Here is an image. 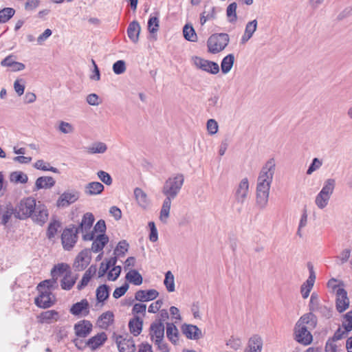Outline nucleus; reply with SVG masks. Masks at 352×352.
<instances>
[{
	"instance_id": "obj_30",
	"label": "nucleus",
	"mask_w": 352,
	"mask_h": 352,
	"mask_svg": "<svg viewBox=\"0 0 352 352\" xmlns=\"http://www.w3.org/2000/svg\"><path fill=\"white\" fill-rule=\"evenodd\" d=\"M77 278V274H74L72 272H68L60 281L61 288L65 290H70L74 285Z\"/></svg>"
},
{
	"instance_id": "obj_20",
	"label": "nucleus",
	"mask_w": 352,
	"mask_h": 352,
	"mask_svg": "<svg viewBox=\"0 0 352 352\" xmlns=\"http://www.w3.org/2000/svg\"><path fill=\"white\" fill-rule=\"evenodd\" d=\"M55 179L50 176L39 177L36 179L33 191L41 189H50L55 185Z\"/></svg>"
},
{
	"instance_id": "obj_12",
	"label": "nucleus",
	"mask_w": 352,
	"mask_h": 352,
	"mask_svg": "<svg viewBox=\"0 0 352 352\" xmlns=\"http://www.w3.org/2000/svg\"><path fill=\"white\" fill-rule=\"evenodd\" d=\"M79 198V193L76 190H68L64 192L57 200L58 207H67L76 201Z\"/></svg>"
},
{
	"instance_id": "obj_47",
	"label": "nucleus",
	"mask_w": 352,
	"mask_h": 352,
	"mask_svg": "<svg viewBox=\"0 0 352 352\" xmlns=\"http://www.w3.org/2000/svg\"><path fill=\"white\" fill-rule=\"evenodd\" d=\"M34 167L38 170H42L44 171H52L53 173H57L58 170L56 168H54L53 166H50V164L47 162H45L42 160H37L34 164Z\"/></svg>"
},
{
	"instance_id": "obj_2",
	"label": "nucleus",
	"mask_w": 352,
	"mask_h": 352,
	"mask_svg": "<svg viewBox=\"0 0 352 352\" xmlns=\"http://www.w3.org/2000/svg\"><path fill=\"white\" fill-rule=\"evenodd\" d=\"M317 325V318L312 313L302 315L297 321L294 329V340L304 345L307 346L313 341L311 331Z\"/></svg>"
},
{
	"instance_id": "obj_23",
	"label": "nucleus",
	"mask_w": 352,
	"mask_h": 352,
	"mask_svg": "<svg viewBox=\"0 0 352 352\" xmlns=\"http://www.w3.org/2000/svg\"><path fill=\"white\" fill-rule=\"evenodd\" d=\"M159 293L155 289L138 290L135 294V299L140 302H146L155 299Z\"/></svg>"
},
{
	"instance_id": "obj_42",
	"label": "nucleus",
	"mask_w": 352,
	"mask_h": 352,
	"mask_svg": "<svg viewBox=\"0 0 352 352\" xmlns=\"http://www.w3.org/2000/svg\"><path fill=\"white\" fill-rule=\"evenodd\" d=\"M330 198V197L319 192L316 196L315 204L319 209L322 210L328 205Z\"/></svg>"
},
{
	"instance_id": "obj_55",
	"label": "nucleus",
	"mask_w": 352,
	"mask_h": 352,
	"mask_svg": "<svg viewBox=\"0 0 352 352\" xmlns=\"http://www.w3.org/2000/svg\"><path fill=\"white\" fill-rule=\"evenodd\" d=\"M159 28V19L156 16H151L148 21V30L153 34L157 32Z\"/></svg>"
},
{
	"instance_id": "obj_14",
	"label": "nucleus",
	"mask_w": 352,
	"mask_h": 352,
	"mask_svg": "<svg viewBox=\"0 0 352 352\" xmlns=\"http://www.w3.org/2000/svg\"><path fill=\"white\" fill-rule=\"evenodd\" d=\"M69 312L76 316H87L89 314V303L87 299L74 303L69 309Z\"/></svg>"
},
{
	"instance_id": "obj_1",
	"label": "nucleus",
	"mask_w": 352,
	"mask_h": 352,
	"mask_svg": "<svg viewBox=\"0 0 352 352\" xmlns=\"http://www.w3.org/2000/svg\"><path fill=\"white\" fill-rule=\"evenodd\" d=\"M276 170V160L270 158L261 168L256 181V205L264 209L268 204L270 190Z\"/></svg>"
},
{
	"instance_id": "obj_43",
	"label": "nucleus",
	"mask_w": 352,
	"mask_h": 352,
	"mask_svg": "<svg viewBox=\"0 0 352 352\" xmlns=\"http://www.w3.org/2000/svg\"><path fill=\"white\" fill-rule=\"evenodd\" d=\"M164 284L168 292H173L175 289V278L170 271H168L165 274Z\"/></svg>"
},
{
	"instance_id": "obj_51",
	"label": "nucleus",
	"mask_w": 352,
	"mask_h": 352,
	"mask_svg": "<svg viewBox=\"0 0 352 352\" xmlns=\"http://www.w3.org/2000/svg\"><path fill=\"white\" fill-rule=\"evenodd\" d=\"M322 165V161L321 160L317 157L314 158L308 169L307 170V175H311L314 171H316L318 169H320Z\"/></svg>"
},
{
	"instance_id": "obj_40",
	"label": "nucleus",
	"mask_w": 352,
	"mask_h": 352,
	"mask_svg": "<svg viewBox=\"0 0 352 352\" xmlns=\"http://www.w3.org/2000/svg\"><path fill=\"white\" fill-rule=\"evenodd\" d=\"M126 279L135 285H140L143 280L142 275L135 270H130L126 275Z\"/></svg>"
},
{
	"instance_id": "obj_52",
	"label": "nucleus",
	"mask_w": 352,
	"mask_h": 352,
	"mask_svg": "<svg viewBox=\"0 0 352 352\" xmlns=\"http://www.w3.org/2000/svg\"><path fill=\"white\" fill-rule=\"evenodd\" d=\"M112 69L116 74H122L124 73L126 69V63L124 60H119L113 63Z\"/></svg>"
},
{
	"instance_id": "obj_39",
	"label": "nucleus",
	"mask_w": 352,
	"mask_h": 352,
	"mask_svg": "<svg viewBox=\"0 0 352 352\" xmlns=\"http://www.w3.org/2000/svg\"><path fill=\"white\" fill-rule=\"evenodd\" d=\"M10 180L14 184H25L28 182V175L22 171H14L10 175Z\"/></svg>"
},
{
	"instance_id": "obj_44",
	"label": "nucleus",
	"mask_w": 352,
	"mask_h": 352,
	"mask_svg": "<svg viewBox=\"0 0 352 352\" xmlns=\"http://www.w3.org/2000/svg\"><path fill=\"white\" fill-rule=\"evenodd\" d=\"M15 14V10L12 8H5L0 10V23L8 22Z\"/></svg>"
},
{
	"instance_id": "obj_18",
	"label": "nucleus",
	"mask_w": 352,
	"mask_h": 352,
	"mask_svg": "<svg viewBox=\"0 0 352 352\" xmlns=\"http://www.w3.org/2000/svg\"><path fill=\"white\" fill-rule=\"evenodd\" d=\"M90 261V251L89 250H83L76 256L74 267L78 271L83 270L89 264Z\"/></svg>"
},
{
	"instance_id": "obj_10",
	"label": "nucleus",
	"mask_w": 352,
	"mask_h": 352,
	"mask_svg": "<svg viewBox=\"0 0 352 352\" xmlns=\"http://www.w3.org/2000/svg\"><path fill=\"white\" fill-rule=\"evenodd\" d=\"M115 341L120 352H135V344L133 339L126 336H116Z\"/></svg>"
},
{
	"instance_id": "obj_11",
	"label": "nucleus",
	"mask_w": 352,
	"mask_h": 352,
	"mask_svg": "<svg viewBox=\"0 0 352 352\" xmlns=\"http://www.w3.org/2000/svg\"><path fill=\"white\" fill-rule=\"evenodd\" d=\"M30 217L38 224H44L48 219V211L47 207L41 201H38L36 207Z\"/></svg>"
},
{
	"instance_id": "obj_4",
	"label": "nucleus",
	"mask_w": 352,
	"mask_h": 352,
	"mask_svg": "<svg viewBox=\"0 0 352 352\" xmlns=\"http://www.w3.org/2000/svg\"><path fill=\"white\" fill-rule=\"evenodd\" d=\"M230 42L229 35L226 33L214 34L207 41L208 50L210 53L215 54L223 51Z\"/></svg>"
},
{
	"instance_id": "obj_50",
	"label": "nucleus",
	"mask_w": 352,
	"mask_h": 352,
	"mask_svg": "<svg viewBox=\"0 0 352 352\" xmlns=\"http://www.w3.org/2000/svg\"><path fill=\"white\" fill-rule=\"evenodd\" d=\"M60 227V223L58 221H52L47 228V236L48 239H51L55 236L58 228Z\"/></svg>"
},
{
	"instance_id": "obj_45",
	"label": "nucleus",
	"mask_w": 352,
	"mask_h": 352,
	"mask_svg": "<svg viewBox=\"0 0 352 352\" xmlns=\"http://www.w3.org/2000/svg\"><path fill=\"white\" fill-rule=\"evenodd\" d=\"M183 34L184 38L189 41L195 42L197 41V34L191 25H186L184 27Z\"/></svg>"
},
{
	"instance_id": "obj_16",
	"label": "nucleus",
	"mask_w": 352,
	"mask_h": 352,
	"mask_svg": "<svg viewBox=\"0 0 352 352\" xmlns=\"http://www.w3.org/2000/svg\"><path fill=\"white\" fill-rule=\"evenodd\" d=\"M39 296L35 298V304L41 308L50 307L54 302L52 300V295L51 292L43 291L42 289H38Z\"/></svg>"
},
{
	"instance_id": "obj_56",
	"label": "nucleus",
	"mask_w": 352,
	"mask_h": 352,
	"mask_svg": "<svg viewBox=\"0 0 352 352\" xmlns=\"http://www.w3.org/2000/svg\"><path fill=\"white\" fill-rule=\"evenodd\" d=\"M342 327L346 331L352 330V310L344 315L342 321Z\"/></svg>"
},
{
	"instance_id": "obj_25",
	"label": "nucleus",
	"mask_w": 352,
	"mask_h": 352,
	"mask_svg": "<svg viewBox=\"0 0 352 352\" xmlns=\"http://www.w3.org/2000/svg\"><path fill=\"white\" fill-rule=\"evenodd\" d=\"M91 250L95 252H99L102 250L106 244L109 242V237L105 234H98L95 235L92 240Z\"/></svg>"
},
{
	"instance_id": "obj_57",
	"label": "nucleus",
	"mask_w": 352,
	"mask_h": 352,
	"mask_svg": "<svg viewBox=\"0 0 352 352\" xmlns=\"http://www.w3.org/2000/svg\"><path fill=\"white\" fill-rule=\"evenodd\" d=\"M148 227L150 228L149 240L152 242H156L158 240V232L155 223L150 221Z\"/></svg>"
},
{
	"instance_id": "obj_33",
	"label": "nucleus",
	"mask_w": 352,
	"mask_h": 352,
	"mask_svg": "<svg viewBox=\"0 0 352 352\" xmlns=\"http://www.w3.org/2000/svg\"><path fill=\"white\" fill-rule=\"evenodd\" d=\"M68 272H72L69 265L61 263L54 266L51 270V274L52 277L57 280L59 276L63 277Z\"/></svg>"
},
{
	"instance_id": "obj_3",
	"label": "nucleus",
	"mask_w": 352,
	"mask_h": 352,
	"mask_svg": "<svg viewBox=\"0 0 352 352\" xmlns=\"http://www.w3.org/2000/svg\"><path fill=\"white\" fill-rule=\"evenodd\" d=\"M184 183V175L176 173L170 176L164 182L162 192L166 198L174 199L179 194Z\"/></svg>"
},
{
	"instance_id": "obj_63",
	"label": "nucleus",
	"mask_w": 352,
	"mask_h": 352,
	"mask_svg": "<svg viewBox=\"0 0 352 352\" xmlns=\"http://www.w3.org/2000/svg\"><path fill=\"white\" fill-rule=\"evenodd\" d=\"M106 224L104 220H99L94 227V229L91 231H94V236L96 233L98 232L99 234H104L106 231Z\"/></svg>"
},
{
	"instance_id": "obj_5",
	"label": "nucleus",
	"mask_w": 352,
	"mask_h": 352,
	"mask_svg": "<svg viewBox=\"0 0 352 352\" xmlns=\"http://www.w3.org/2000/svg\"><path fill=\"white\" fill-rule=\"evenodd\" d=\"M38 201L28 197L21 200L15 209V216L20 219H25L32 215Z\"/></svg>"
},
{
	"instance_id": "obj_41",
	"label": "nucleus",
	"mask_w": 352,
	"mask_h": 352,
	"mask_svg": "<svg viewBox=\"0 0 352 352\" xmlns=\"http://www.w3.org/2000/svg\"><path fill=\"white\" fill-rule=\"evenodd\" d=\"M336 186V180L334 179H327L324 181L323 186L320 191V192L331 197Z\"/></svg>"
},
{
	"instance_id": "obj_27",
	"label": "nucleus",
	"mask_w": 352,
	"mask_h": 352,
	"mask_svg": "<svg viewBox=\"0 0 352 352\" xmlns=\"http://www.w3.org/2000/svg\"><path fill=\"white\" fill-rule=\"evenodd\" d=\"M114 321V315L112 311H107L100 315L98 318L97 324L98 327L103 329H107Z\"/></svg>"
},
{
	"instance_id": "obj_36",
	"label": "nucleus",
	"mask_w": 352,
	"mask_h": 352,
	"mask_svg": "<svg viewBox=\"0 0 352 352\" xmlns=\"http://www.w3.org/2000/svg\"><path fill=\"white\" fill-rule=\"evenodd\" d=\"M179 331L173 323L166 324V336L173 344H176L179 340Z\"/></svg>"
},
{
	"instance_id": "obj_34",
	"label": "nucleus",
	"mask_w": 352,
	"mask_h": 352,
	"mask_svg": "<svg viewBox=\"0 0 352 352\" xmlns=\"http://www.w3.org/2000/svg\"><path fill=\"white\" fill-rule=\"evenodd\" d=\"M140 25L136 21H133L130 23L127 28V34L129 38L133 42L137 43L139 38V34L140 32Z\"/></svg>"
},
{
	"instance_id": "obj_37",
	"label": "nucleus",
	"mask_w": 352,
	"mask_h": 352,
	"mask_svg": "<svg viewBox=\"0 0 352 352\" xmlns=\"http://www.w3.org/2000/svg\"><path fill=\"white\" fill-rule=\"evenodd\" d=\"M234 62V56L232 54H230L226 56L221 63V68L222 73L224 74H228L232 68Z\"/></svg>"
},
{
	"instance_id": "obj_62",
	"label": "nucleus",
	"mask_w": 352,
	"mask_h": 352,
	"mask_svg": "<svg viewBox=\"0 0 352 352\" xmlns=\"http://www.w3.org/2000/svg\"><path fill=\"white\" fill-rule=\"evenodd\" d=\"M218 124L214 119H210L207 122V129L210 135H214L218 131Z\"/></svg>"
},
{
	"instance_id": "obj_31",
	"label": "nucleus",
	"mask_w": 352,
	"mask_h": 352,
	"mask_svg": "<svg viewBox=\"0 0 352 352\" xmlns=\"http://www.w3.org/2000/svg\"><path fill=\"white\" fill-rule=\"evenodd\" d=\"M143 320L138 316H135L130 320L129 322V328L130 332L134 336H139L142 331Z\"/></svg>"
},
{
	"instance_id": "obj_61",
	"label": "nucleus",
	"mask_w": 352,
	"mask_h": 352,
	"mask_svg": "<svg viewBox=\"0 0 352 352\" xmlns=\"http://www.w3.org/2000/svg\"><path fill=\"white\" fill-rule=\"evenodd\" d=\"M121 273V267L115 266L108 273L107 278L109 280H116Z\"/></svg>"
},
{
	"instance_id": "obj_28",
	"label": "nucleus",
	"mask_w": 352,
	"mask_h": 352,
	"mask_svg": "<svg viewBox=\"0 0 352 352\" xmlns=\"http://www.w3.org/2000/svg\"><path fill=\"white\" fill-rule=\"evenodd\" d=\"M172 200L170 199L166 198L164 199L162 206L160 210L159 219L163 223H167L168 219L170 217V211L171 207Z\"/></svg>"
},
{
	"instance_id": "obj_53",
	"label": "nucleus",
	"mask_w": 352,
	"mask_h": 352,
	"mask_svg": "<svg viewBox=\"0 0 352 352\" xmlns=\"http://www.w3.org/2000/svg\"><path fill=\"white\" fill-rule=\"evenodd\" d=\"M237 5L235 2L230 3L226 10L227 16L230 18V22H234L236 21L237 16L236 13Z\"/></svg>"
},
{
	"instance_id": "obj_38",
	"label": "nucleus",
	"mask_w": 352,
	"mask_h": 352,
	"mask_svg": "<svg viewBox=\"0 0 352 352\" xmlns=\"http://www.w3.org/2000/svg\"><path fill=\"white\" fill-rule=\"evenodd\" d=\"M110 288L107 285H101L96 289V299L99 302H104L109 296Z\"/></svg>"
},
{
	"instance_id": "obj_49",
	"label": "nucleus",
	"mask_w": 352,
	"mask_h": 352,
	"mask_svg": "<svg viewBox=\"0 0 352 352\" xmlns=\"http://www.w3.org/2000/svg\"><path fill=\"white\" fill-rule=\"evenodd\" d=\"M56 280L54 277L52 279L43 280L38 285L37 289L51 292V289L56 285Z\"/></svg>"
},
{
	"instance_id": "obj_21",
	"label": "nucleus",
	"mask_w": 352,
	"mask_h": 352,
	"mask_svg": "<svg viewBox=\"0 0 352 352\" xmlns=\"http://www.w3.org/2000/svg\"><path fill=\"white\" fill-rule=\"evenodd\" d=\"M263 349V339L258 335L254 334L248 340L245 352H261Z\"/></svg>"
},
{
	"instance_id": "obj_35",
	"label": "nucleus",
	"mask_w": 352,
	"mask_h": 352,
	"mask_svg": "<svg viewBox=\"0 0 352 352\" xmlns=\"http://www.w3.org/2000/svg\"><path fill=\"white\" fill-rule=\"evenodd\" d=\"M104 190V186L98 182H90L85 186V192L89 195L100 194Z\"/></svg>"
},
{
	"instance_id": "obj_64",
	"label": "nucleus",
	"mask_w": 352,
	"mask_h": 352,
	"mask_svg": "<svg viewBox=\"0 0 352 352\" xmlns=\"http://www.w3.org/2000/svg\"><path fill=\"white\" fill-rule=\"evenodd\" d=\"M146 309V305L143 303H135L132 309V312L133 314H141L143 316L145 315Z\"/></svg>"
},
{
	"instance_id": "obj_60",
	"label": "nucleus",
	"mask_w": 352,
	"mask_h": 352,
	"mask_svg": "<svg viewBox=\"0 0 352 352\" xmlns=\"http://www.w3.org/2000/svg\"><path fill=\"white\" fill-rule=\"evenodd\" d=\"M129 289V285L125 283L123 285H122L120 287H117L113 293V298L118 299L125 294V293L127 292Z\"/></svg>"
},
{
	"instance_id": "obj_58",
	"label": "nucleus",
	"mask_w": 352,
	"mask_h": 352,
	"mask_svg": "<svg viewBox=\"0 0 352 352\" xmlns=\"http://www.w3.org/2000/svg\"><path fill=\"white\" fill-rule=\"evenodd\" d=\"M226 345L236 351L241 348L242 343L239 338L231 337L226 342Z\"/></svg>"
},
{
	"instance_id": "obj_7",
	"label": "nucleus",
	"mask_w": 352,
	"mask_h": 352,
	"mask_svg": "<svg viewBox=\"0 0 352 352\" xmlns=\"http://www.w3.org/2000/svg\"><path fill=\"white\" fill-rule=\"evenodd\" d=\"M192 62L197 69L211 74H217L219 72V66L215 62L206 60L199 56L192 57Z\"/></svg>"
},
{
	"instance_id": "obj_6",
	"label": "nucleus",
	"mask_w": 352,
	"mask_h": 352,
	"mask_svg": "<svg viewBox=\"0 0 352 352\" xmlns=\"http://www.w3.org/2000/svg\"><path fill=\"white\" fill-rule=\"evenodd\" d=\"M94 220V214L91 212H87L82 216L78 227L75 228L78 233L81 232L82 234L84 241H91L94 239V232L91 230Z\"/></svg>"
},
{
	"instance_id": "obj_26",
	"label": "nucleus",
	"mask_w": 352,
	"mask_h": 352,
	"mask_svg": "<svg viewBox=\"0 0 352 352\" xmlns=\"http://www.w3.org/2000/svg\"><path fill=\"white\" fill-rule=\"evenodd\" d=\"M107 339V336L106 333L104 332H102L89 338L85 342V345L89 346L91 350H96L99 346L102 345Z\"/></svg>"
},
{
	"instance_id": "obj_54",
	"label": "nucleus",
	"mask_w": 352,
	"mask_h": 352,
	"mask_svg": "<svg viewBox=\"0 0 352 352\" xmlns=\"http://www.w3.org/2000/svg\"><path fill=\"white\" fill-rule=\"evenodd\" d=\"M215 16L214 8H212L211 10L206 12L204 11L201 14L200 23L204 25L208 21L214 19Z\"/></svg>"
},
{
	"instance_id": "obj_13",
	"label": "nucleus",
	"mask_w": 352,
	"mask_h": 352,
	"mask_svg": "<svg viewBox=\"0 0 352 352\" xmlns=\"http://www.w3.org/2000/svg\"><path fill=\"white\" fill-rule=\"evenodd\" d=\"M336 309L342 313L348 309L349 306V299L347 297V292L343 288L338 287L336 292Z\"/></svg>"
},
{
	"instance_id": "obj_15",
	"label": "nucleus",
	"mask_w": 352,
	"mask_h": 352,
	"mask_svg": "<svg viewBox=\"0 0 352 352\" xmlns=\"http://www.w3.org/2000/svg\"><path fill=\"white\" fill-rule=\"evenodd\" d=\"M150 336L153 342H159L164 340V325L162 322L157 321L151 324L150 327Z\"/></svg>"
},
{
	"instance_id": "obj_24",
	"label": "nucleus",
	"mask_w": 352,
	"mask_h": 352,
	"mask_svg": "<svg viewBox=\"0 0 352 352\" xmlns=\"http://www.w3.org/2000/svg\"><path fill=\"white\" fill-rule=\"evenodd\" d=\"M134 196L138 205L143 209H146L150 206V200L147 194L140 188L134 189Z\"/></svg>"
},
{
	"instance_id": "obj_29",
	"label": "nucleus",
	"mask_w": 352,
	"mask_h": 352,
	"mask_svg": "<svg viewBox=\"0 0 352 352\" xmlns=\"http://www.w3.org/2000/svg\"><path fill=\"white\" fill-rule=\"evenodd\" d=\"M41 323H52L59 320V314L56 310H47L42 312L39 316Z\"/></svg>"
},
{
	"instance_id": "obj_48",
	"label": "nucleus",
	"mask_w": 352,
	"mask_h": 352,
	"mask_svg": "<svg viewBox=\"0 0 352 352\" xmlns=\"http://www.w3.org/2000/svg\"><path fill=\"white\" fill-rule=\"evenodd\" d=\"M128 249L129 243L125 240L121 241L114 250V254L118 257L123 256L127 252Z\"/></svg>"
},
{
	"instance_id": "obj_9",
	"label": "nucleus",
	"mask_w": 352,
	"mask_h": 352,
	"mask_svg": "<svg viewBox=\"0 0 352 352\" xmlns=\"http://www.w3.org/2000/svg\"><path fill=\"white\" fill-rule=\"evenodd\" d=\"M250 184L247 177L243 178L237 185L234 192V199L237 204L243 205L249 197Z\"/></svg>"
},
{
	"instance_id": "obj_32",
	"label": "nucleus",
	"mask_w": 352,
	"mask_h": 352,
	"mask_svg": "<svg viewBox=\"0 0 352 352\" xmlns=\"http://www.w3.org/2000/svg\"><path fill=\"white\" fill-rule=\"evenodd\" d=\"M107 150V146L102 142H95L91 145L85 147V151L88 154H102Z\"/></svg>"
},
{
	"instance_id": "obj_8",
	"label": "nucleus",
	"mask_w": 352,
	"mask_h": 352,
	"mask_svg": "<svg viewBox=\"0 0 352 352\" xmlns=\"http://www.w3.org/2000/svg\"><path fill=\"white\" fill-rule=\"evenodd\" d=\"M78 231L73 228H65L61 234V243L65 250L70 251L78 241Z\"/></svg>"
},
{
	"instance_id": "obj_17",
	"label": "nucleus",
	"mask_w": 352,
	"mask_h": 352,
	"mask_svg": "<svg viewBox=\"0 0 352 352\" xmlns=\"http://www.w3.org/2000/svg\"><path fill=\"white\" fill-rule=\"evenodd\" d=\"M93 325L90 321L82 320L74 324L75 334L78 338H85L91 331Z\"/></svg>"
},
{
	"instance_id": "obj_59",
	"label": "nucleus",
	"mask_w": 352,
	"mask_h": 352,
	"mask_svg": "<svg viewBox=\"0 0 352 352\" xmlns=\"http://www.w3.org/2000/svg\"><path fill=\"white\" fill-rule=\"evenodd\" d=\"M97 175L98 178L106 185H111L112 184V178L108 173L100 170L98 172Z\"/></svg>"
},
{
	"instance_id": "obj_19",
	"label": "nucleus",
	"mask_w": 352,
	"mask_h": 352,
	"mask_svg": "<svg viewBox=\"0 0 352 352\" xmlns=\"http://www.w3.org/2000/svg\"><path fill=\"white\" fill-rule=\"evenodd\" d=\"M258 27V21L256 19L248 21L245 27L244 32L241 38V43H246L254 35Z\"/></svg>"
},
{
	"instance_id": "obj_22",
	"label": "nucleus",
	"mask_w": 352,
	"mask_h": 352,
	"mask_svg": "<svg viewBox=\"0 0 352 352\" xmlns=\"http://www.w3.org/2000/svg\"><path fill=\"white\" fill-rule=\"evenodd\" d=\"M182 332L186 338L191 340H199L202 337V332L196 325L184 324L182 326Z\"/></svg>"
},
{
	"instance_id": "obj_46",
	"label": "nucleus",
	"mask_w": 352,
	"mask_h": 352,
	"mask_svg": "<svg viewBox=\"0 0 352 352\" xmlns=\"http://www.w3.org/2000/svg\"><path fill=\"white\" fill-rule=\"evenodd\" d=\"M57 129L63 134H70L74 131V126L65 121H59L58 123Z\"/></svg>"
}]
</instances>
